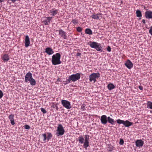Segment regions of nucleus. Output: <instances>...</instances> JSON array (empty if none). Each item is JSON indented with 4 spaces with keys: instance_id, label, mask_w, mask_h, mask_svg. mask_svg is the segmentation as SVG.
I'll use <instances>...</instances> for the list:
<instances>
[{
    "instance_id": "4c0bfd02",
    "label": "nucleus",
    "mask_w": 152,
    "mask_h": 152,
    "mask_svg": "<svg viewBox=\"0 0 152 152\" xmlns=\"http://www.w3.org/2000/svg\"><path fill=\"white\" fill-rule=\"evenodd\" d=\"M149 33L152 35V26L150 28V29L149 30Z\"/></svg>"
},
{
    "instance_id": "72a5a7b5",
    "label": "nucleus",
    "mask_w": 152,
    "mask_h": 152,
    "mask_svg": "<svg viewBox=\"0 0 152 152\" xmlns=\"http://www.w3.org/2000/svg\"><path fill=\"white\" fill-rule=\"evenodd\" d=\"M41 110L43 114H45L47 113V111L45 109L43 108H41Z\"/></svg>"
},
{
    "instance_id": "f03ea898",
    "label": "nucleus",
    "mask_w": 152,
    "mask_h": 152,
    "mask_svg": "<svg viewBox=\"0 0 152 152\" xmlns=\"http://www.w3.org/2000/svg\"><path fill=\"white\" fill-rule=\"evenodd\" d=\"M61 56L59 53H57L54 54L52 56L51 61L53 65H57L61 64V63L60 61Z\"/></svg>"
},
{
    "instance_id": "79ce46f5",
    "label": "nucleus",
    "mask_w": 152,
    "mask_h": 152,
    "mask_svg": "<svg viewBox=\"0 0 152 152\" xmlns=\"http://www.w3.org/2000/svg\"><path fill=\"white\" fill-rule=\"evenodd\" d=\"M81 55V53H77L76 54V56H80Z\"/></svg>"
},
{
    "instance_id": "9d476101",
    "label": "nucleus",
    "mask_w": 152,
    "mask_h": 152,
    "mask_svg": "<svg viewBox=\"0 0 152 152\" xmlns=\"http://www.w3.org/2000/svg\"><path fill=\"white\" fill-rule=\"evenodd\" d=\"M52 17H47L45 18L42 21V23L45 25H49L50 23V21L52 19Z\"/></svg>"
},
{
    "instance_id": "f704fd0d",
    "label": "nucleus",
    "mask_w": 152,
    "mask_h": 152,
    "mask_svg": "<svg viewBox=\"0 0 152 152\" xmlns=\"http://www.w3.org/2000/svg\"><path fill=\"white\" fill-rule=\"evenodd\" d=\"M82 29L80 27H79L77 28V30L79 32H81L82 31Z\"/></svg>"
},
{
    "instance_id": "aec40b11",
    "label": "nucleus",
    "mask_w": 152,
    "mask_h": 152,
    "mask_svg": "<svg viewBox=\"0 0 152 152\" xmlns=\"http://www.w3.org/2000/svg\"><path fill=\"white\" fill-rule=\"evenodd\" d=\"M101 15V13H98L96 15L93 14L91 16V17L93 19L98 20L99 18V15Z\"/></svg>"
},
{
    "instance_id": "dca6fc26",
    "label": "nucleus",
    "mask_w": 152,
    "mask_h": 152,
    "mask_svg": "<svg viewBox=\"0 0 152 152\" xmlns=\"http://www.w3.org/2000/svg\"><path fill=\"white\" fill-rule=\"evenodd\" d=\"M45 52L49 55H51L54 53L53 49L50 47L47 48L45 49Z\"/></svg>"
},
{
    "instance_id": "393cba45",
    "label": "nucleus",
    "mask_w": 152,
    "mask_h": 152,
    "mask_svg": "<svg viewBox=\"0 0 152 152\" xmlns=\"http://www.w3.org/2000/svg\"><path fill=\"white\" fill-rule=\"evenodd\" d=\"M136 16L137 17H141L142 16V13L140 10H137L136 12Z\"/></svg>"
},
{
    "instance_id": "4be33fe9",
    "label": "nucleus",
    "mask_w": 152,
    "mask_h": 152,
    "mask_svg": "<svg viewBox=\"0 0 152 152\" xmlns=\"http://www.w3.org/2000/svg\"><path fill=\"white\" fill-rule=\"evenodd\" d=\"M85 32L86 34L89 35H92V30L89 28H87L85 29Z\"/></svg>"
},
{
    "instance_id": "473e14b6",
    "label": "nucleus",
    "mask_w": 152,
    "mask_h": 152,
    "mask_svg": "<svg viewBox=\"0 0 152 152\" xmlns=\"http://www.w3.org/2000/svg\"><path fill=\"white\" fill-rule=\"evenodd\" d=\"M81 109L83 111L85 110V104H82L81 106Z\"/></svg>"
},
{
    "instance_id": "bb28decb",
    "label": "nucleus",
    "mask_w": 152,
    "mask_h": 152,
    "mask_svg": "<svg viewBox=\"0 0 152 152\" xmlns=\"http://www.w3.org/2000/svg\"><path fill=\"white\" fill-rule=\"evenodd\" d=\"M57 10H54L51 11L50 10V15L52 16H54L57 13Z\"/></svg>"
},
{
    "instance_id": "b1692460",
    "label": "nucleus",
    "mask_w": 152,
    "mask_h": 152,
    "mask_svg": "<svg viewBox=\"0 0 152 152\" xmlns=\"http://www.w3.org/2000/svg\"><path fill=\"white\" fill-rule=\"evenodd\" d=\"M29 81L30 82V84L32 86H35L36 85V81L33 78Z\"/></svg>"
},
{
    "instance_id": "e433bc0d",
    "label": "nucleus",
    "mask_w": 152,
    "mask_h": 152,
    "mask_svg": "<svg viewBox=\"0 0 152 152\" xmlns=\"http://www.w3.org/2000/svg\"><path fill=\"white\" fill-rule=\"evenodd\" d=\"M24 127L25 129H29L30 128V126L28 125H25L24 126Z\"/></svg>"
},
{
    "instance_id": "39448f33",
    "label": "nucleus",
    "mask_w": 152,
    "mask_h": 152,
    "mask_svg": "<svg viewBox=\"0 0 152 152\" xmlns=\"http://www.w3.org/2000/svg\"><path fill=\"white\" fill-rule=\"evenodd\" d=\"M100 77V74L99 72L93 73L90 75L89 76V79L91 82L93 81L95 83L96 81V78H98Z\"/></svg>"
},
{
    "instance_id": "2eb2a0df",
    "label": "nucleus",
    "mask_w": 152,
    "mask_h": 152,
    "mask_svg": "<svg viewBox=\"0 0 152 152\" xmlns=\"http://www.w3.org/2000/svg\"><path fill=\"white\" fill-rule=\"evenodd\" d=\"M144 142L141 140H137L135 142V144L137 147H140L143 145Z\"/></svg>"
},
{
    "instance_id": "de8ad7c7",
    "label": "nucleus",
    "mask_w": 152,
    "mask_h": 152,
    "mask_svg": "<svg viewBox=\"0 0 152 152\" xmlns=\"http://www.w3.org/2000/svg\"><path fill=\"white\" fill-rule=\"evenodd\" d=\"M4 1V0H0V3Z\"/></svg>"
},
{
    "instance_id": "7c9ffc66",
    "label": "nucleus",
    "mask_w": 152,
    "mask_h": 152,
    "mask_svg": "<svg viewBox=\"0 0 152 152\" xmlns=\"http://www.w3.org/2000/svg\"><path fill=\"white\" fill-rule=\"evenodd\" d=\"M72 22L74 24H76L78 23L77 20L76 19H72Z\"/></svg>"
},
{
    "instance_id": "20e7f679",
    "label": "nucleus",
    "mask_w": 152,
    "mask_h": 152,
    "mask_svg": "<svg viewBox=\"0 0 152 152\" xmlns=\"http://www.w3.org/2000/svg\"><path fill=\"white\" fill-rule=\"evenodd\" d=\"M57 132L56 134L58 136H60L64 133L65 130L64 129L62 125L61 124H58V126L57 127Z\"/></svg>"
},
{
    "instance_id": "f8f14e48",
    "label": "nucleus",
    "mask_w": 152,
    "mask_h": 152,
    "mask_svg": "<svg viewBox=\"0 0 152 152\" xmlns=\"http://www.w3.org/2000/svg\"><path fill=\"white\" fill-rule=\"evenodd\" d=\"M59 34L60 35L61 37H62L64 39H66L67 38L66 35V32L61 29H60L59 30Z\"/></svg>"
},
{
    "instance_id": "f257e3e1",
    "label": "nucleus",
    "mask_w": 152,
    "mask_h": 152,
    "mask_svg": "<svg viewBox=\"0 0 152 152\" xmlns=\"http://www.w3.org/2000/svg\"><path fill=\"white\" fill-rule=\"evenodd\" d=\"M89 135L88 134H86L84 135V138L82 135L78 137V141L80 144L84 143L83 147L86 149L89 146Z\"/></svg>"
},
{
    "instance_id": "ddd939ff",
    "label": "nucleus",
    "mask_w": 152,
    "mask_h": 152,
    "mask_svg": "<svg viewBox=\"0 0 152 152\" xmlns=\"http://www.w3.org/2000/svg\"><path fill=\"white\" fill-rule=\"evenodd\" d=\"M145 16L147 19L152 18V11H147L145 12Z\"/></svg>"
},
{
    "instance_id": "c03bdc74",
    "label": "nucleus",
    "mask_w": 152,
    "mask_h": 152,
    "mask_svg": "<svg viewBox=\"0 0 152 152\" xmlns=\"http://www.w3.org/2000/svg\"><path fill=\"white\" fill-rule=\"evenodd\" d=\"M142 22L144 24H145V21L144 19H143L142 20Z\"/></svg>"
},
{
    "instance_id": "4468645a",
    "label": "nucleus",
    "mask_w": 152,
    "mask_h": 152,
    "mask_svg": "<svg viewBox=\"0 0 152 152\" xmlns=\"http://www.w3.org/2000/svg\"><path fill=\"white\" fill-rule=\"evenodd\" d=\"M30 44V40L29 38L28 35H26L25 37V45L26 47H28L29 46Z\"/></svg>"
},
{
    "instance_id": "412c9836",
    "label": "nucleus",
    "mask_w": 152,
    "mask_h": 152,
    "mask_svg": "<svg viewBox=\"0 0 152 152\" xmlns=\"http://www.w3.org/2000/svg\"><path fill=\"white\" fill-rule=\"evenodd\" d=\"M108 89L109 90H111L115 88L114 85L112 83H110L107 86Z\"/></svg>"
},
{
    "instance_id": "2f4dec72",
    "label": "nucleus",
    "mask_w": 152,
    "mask_h": 152,
    "mask_svg": "<svg viewBox=\"0 0 152 152\" xmlns=\"http://www.w3.org/2000/svg\"><path fill=\"white\" fill-rule=\"evenodd\" d=\"M14 115L13 114H11L10 115L9 117V118L10 120H12L14 119Z\"/></svg>"
},
{
    "instance_id": "c85d7f7f",
    "label": "nucleus",
    "mask_w": 152,
    "mask_h": 152,
    "mask_svg": "<svg viewBox=\"0 0 152 152\" xmlns=\"http://www.w3.org/2000/svg\"><path fill=\"white\" fill-rule=\"evenodd\" d=\"M71 80L70 79L69 77L68 79L66 80V81L64 82V84L65 85H66L69 83H70L71 82Z\"/></svg>"
},
{
    "instance_id": "a18cd8bd",
    "label": "nucleus",
    "mask_w": 152,
    "mask_h": 152,
    "mask_svg": "<svg viewBox=\"0 0 152 152\" xmlns=\"http://www.w3.org/2000/svg\"><path fill=\"white\" fill-rule=\"evenodd\" d=\"M11 1L12 2L14 3L16 1V0H11Z\"/></svg>"
},
{
    "instance_id": "a19ab883",
    "label": "nucleus",
    "mask_w": 152,
    "mask_h": 152,
    "mask_svg": "<svg viewBox=\"0 0 152 152\" xmlns=\"http://www.w3.org/2000/svg\"><path fill=\"white\" fill-rule=\"evenodd\" d=\"M11 122V123L12 124V125H14L15 124V122L14 121V119L12 120H10Z\"/></svg>"
},
{
    "instance_id": "6e6552de",
    "label": "nucleus",
    "mask_w": 152,
    "mask_h": 152,
    "mask_svg": "<svg viewBox=\"0 0 152 152\" xmlns=\"http://www.w3.org/2000/svg\"><path fill=\"white\" fill-rule=\"evenodd\" d=\"M107 117L105 115H102L100 118L101 123L103 125H105L107 123Z\"/></svg>"
},
{
    "instance_id": "8fccbe9b",
    "label": "nucleus",
    "mask_w": 152,
    "mask_h": 152,
    "mask_svg": "<svg viewBox=\"0 0 152 152\" xmlns=\"http://www.w3.org/2000/svg\"><path fill=\"white\" fill-rule=\"evenodd\" d=\"M150 112L151 113H152V110L151 111H150Z\"/></svg>"
},
{
    "instance_id": "7ed1b4c3",
    "label": "nucleus",
    "mask_w": 152,
    "mask_h": 152,
    "mask_svg": "<svg viewBox=\"0 0 152 152\" xmlns=\"http://www.w3.org/2000/svg\"><path fill=\"white\" fill-rule=\"evenodd\" d=\"M89 45L92 48L95 49L97 51H102V47L100 43L95 42H90Z\"/></svg>"
},
{
    "instance_id": "6ab92c4d",
    "label": "nucleus",
    "mask_w": 152,
    "mask_h": 152,
    "mask_svg": "<svg viewBox=\"0 0 152 152\" xmlns=\"http://www.w3.org/2000/svg\"><path fill=\"white\" fill-rule=\"evenodd\" d=\"M132 124V122H129L128 120H126L125 121H124L123 124V125L126 127H129L131 126Z\"/></svg>"
},
{
    "instance_id": "a878e982",
    "label": "nucleus",
    "mask_w": 152,
    "mask_h": 152,
    "mask_svg": "<svg viewBox=\"0 0 152 152\" xmlns=\"http://www.w3.org/2000/svg\"><path fill=\"white\" fill-rule=\"evenodd\" d=\"M147 107L150 109H152V102L148 101L147 103Z\"/></svg>"
},
{
    "instance_id": "f3484780",
    "label": "nucleus",
    "mask_w": 152,
    "mask_h": 152,
    "mask_svg": "<svg viewBox=\"0 0 152 152\" xmlns=\"http://www.w3.org/2000/svg\"><path fill=\"white\" fill-rule=\"evenodd\" d=\"M1 58L4 62H6L9 60L10 57L8 54H4L2 55Z\"/></svg>"
},
{
    "instance_id": "ea45409f",
    "label": "nucleus",
    "mask_w": 152,
    "mask_h": 152,
    "mask_svg": "<svg viewBox=\"0 0 152 152\" xmlns=\"http://www.w3.org/2000/svg\"><path fill=\"white\" fill-rule=\"evenodd\" d=\"M107 50L108 52H111V48L110 47L108 46H107Z\"/></svg>"
},
{
    "instance_id": "0eeeda50",
    "label": "nucleus",
    "mask_w": 152,
    "mask_h": 152,
    "mask_svg": "<svg viewBox=\"0 0 152 152\" xmlns=\"http://www.w3.org/2000/svg\"><path fill=\"white\" fill-rule=\"evenodd\" d=\"M61 103L63 106L67 109H69L71 108V104L69 102L66 100H62Z\"/></svg>"
},
{
    "instance_id": "c9c22d12",
    "label": "nucleus",
    "mask_w": 152,
    "mask_h": 152,
    "mask_svg": "<svg viewBox=\"0 0 152 152\" xmlns=\"http://www.w3.org/2000/svg\"><path fill=\"white\" fill-rule=\"evenodd\" d=\"M124 143V141L122 139H120L119 142V144L121 145H122Z\"/></svg>"
},
{
    "instance_id": "9b49d317",
    "label": "nucleus",
    "mask_w": 152,
    "mask_h": 152,
    "mask_svg": "<svg viewBox=\"0 0 152 152\" xmlns=\"http://www.w3.org/2000/svg\"><path fill=\"white\" fill-rule=\"evenodd\" d=\"M125 65L129 69H131L133 67V64L129 60H128L125 63Z\"/></svg>"
},
{
    "instance_id": "5701e85b",
    "label": "nucleus",
    "mask_w": 152,
    "mask_h": 152,
    "mask_svg": "<svg viewBox=\"0 0 152 152\" xmlns=\"http://www.w3.org/2000/svg\"><path fill=\"white\" fill-rule=\"evenodd\" d=\"M47 134L48 135L47 140H48V141L51 139V138L52 137V135L51 133L50 132H48L47 133Z\"/></svg>"
},
{
    "instance_id": "a211bd4d",
    "label": "nucleus",
    "mask_w": 152,
    "mask_h": 152,
    "mask_svg": "<svg viewBox=\"0 0 152 152\" xmlns=\"http://www.w3.org/2000/svg\"><path fill=\"white\" fill-rule=\"evenodd\" d=\"M107 122L112 125H114L115 122L114 120L111 118L110 117H107Z\"/></svg>"
},
{
    "instance_id": "58836bf2",
    "label": "nucleus",
    "mask_w": 152,
    "mask_h": 152,
    "mask_svg": "<svg viewBox=\"0 0 152 152\" xmlns=\"http://www.w3.org/2000/svg\"><path fill=\"white\" fill-rule=\"evenodd\" d=\"M3 95V94L2 91L0 90V99L2 98Z\"/></svg>"
},
{
    "instance_id": "cd10ccee",
    "label": "nucleus",
    "mask_w": 152,
    "mask_h": 152,
    "mask_svg": "<svg viewBox=\"0 0 152 152\" xmlns=\"http://www.w3.org/2000/svg\"><path fill=\"white\" fill-rule=\"evenodd\" d=\"M42 136L43 137V141L45 142V141L47 140V137L46 134L45 133L42 134Z\"/></svg>"
},
{
    "instance_id": "37998d69",
    "label": "nucleus",
    "mask_w": 152,
    "mask_h": 152,
    "mask_svg": "<svg viewBox=\"0 0 152 152\" xmlns=\"http://www.w3.org/2000/svg\"><path fill=\"white\" fill-rule=\"evenodd\" d=\"M139 88L140 90H142L143 89V88L141 86H140L139 87Z\"/></svg>"
},
{
    "instance_id": "423d86ee",
    "label": "nucleus",
    "mask_w": 152,
    "mask_h": 152,
    "mask_svg": "<svg viewBox=\"0 0 152 152\" xmlns=\"http://www.w3.org/2000/svg\"><path fill=\"white\" fill-rule=\"evenodd\" d=\"M71 81L75 82L79 80L80 77V73H77L75 74H72L69 77Z\"/></svg>"
},
{
    "instance_id": "1a4fd4ad",
    "label": "nucleus",
    "mask_w": 152,
    "mask_h": 152,
    "mask_svg": "<svg viewBox=\"0 0 152 152\" xmlns=\"http://www.w3.org/2000/svg\"><path fill=\"white\" fill-rule=\"evenodd\" d=\"M32 78L33 77L31 73L28 72L26 74L25 76V81L27 82L30 81V80H31Z\"/></svg>"
},
{
    "instance_id": "49530a36",
    "label": "nucleus",
    "mask_w": 152,
    "mask_h": 152,
    "mask_svg": "<svg viewBox=\"0 0 152 152\" xmlns=\"http://www.w3.org/2000/svg\"><path fill=\"white\" fill-rule=\"evenodd\" d=\"M61 80L59 78H58L57 80V81H59Z\"/></svg>"
},
{
    "instance_id": "09e8293b",
    "label": "nucleus",
    "mask_w": 152,
    "mask_h": 152,
    "mask_svg": "<svg viewBox=\"0 0 152 152\" xmlns=\"http://www.w3.org/2000/svg\"><path fill=\"white\" fill-rule=\"evenodd\" d=\"M141 19V18H139V20H140Z\"/></svg>"
},
{
    "instance_id": "c756f323",
    "label": "nucleus",
    "mask_w": 152,
    "mask_h": 152,
    "mask_svg": "<svg viewBox=\"0 0 152 152\" xmlns=\"http://www.w3.org/2000/svg\"><path fill=\"white\" fill-rule=\"evenodd\" d=\"M116 121L118 124H124V121L120 119H118L116 120Z\"/></svg>"
}]
</instances>
